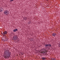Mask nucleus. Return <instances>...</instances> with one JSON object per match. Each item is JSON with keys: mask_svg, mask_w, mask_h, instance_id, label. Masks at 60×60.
<instances>
[{"mask_svg": "<svg viewBox=\"0 0 60 60\" xmlns=\"http://www.w3.org/2000/svg\"><path fill=\"white\" fill-rule=\"evenodd\" d=\"M17 39H18V36L16 35L14 36L13 37V39L14 41L15 40L16 41Z\"/></svg>", "mask_w": 60, "mask_h": 60, "instance_id": "nucleus-3", "label": "nucleus"}, {"mask_svg": "<svg viewBox=\"0 0 60 60\" xmlns=\"http://www.w3.org/2000/svg\"><path fill=\"white\" fill-rule=\"evenodd\" d=\"M18 31V29H15L13 30L14 32H16V31Z\"/></svg>", "mask_w": 60, "mask_h": 60, "instance_id": "nucleus-7", "label": "nucleus"}, {"mask_svg": "<svg viewBox=\"0 0 60 60\" xmlns=\"http://www.w3.org/2000/svg\"><path fill=\"white\" fill-rule=\"evenodd\" d=\"M46 54H47V53H46Z\"/></svg>", "mask_w": 60, "mask_h": 60, "instance_id": "nucleus-17", "label": "nucleus"}, {"mask_svg": "<svg viewBox=\"0 0 60 60\" xmlns=\"http://www.w3.org/2000/svg\"><path fill=\"white\" fill-rule=\"evenodd\" d=\"M52 35L53 36H56V34L53 33L52 34Z\"/></svg>", "mask_w": 60, "mask_h": 60, "instance_id": "nucleus-8", "label": "nucleus"}, {"mask_svg": "<svg viewBox=\"0 0 60 60\" xmlns=\"http://www.w3.org/2000/svg\"><path fill=\"white\" fill-rule=\"evenodd\" d=\"M51 60H56V59L54 58H52L51 59Z\"/></svg>", "mask_w": 60, "mask_h": 60, "instance_id": "nucleus-12", "label": "nucleus"}, {"mask_svg": "<svg viewBox=\"0 0 60 60\" xmlns=\"http://www.w3.org/2000/svg\"><path fill=\"white\" fill-rule=\"evenodd\" d=\"M2 40L3 41H7V40H6V38L5 37H3L2 38Z\"/></svg>", "mask_w": 60, "mask_h": 60, "instance_id": "nucleus-5", "label": "nucleus"}, {"mask_svg": "<svg viewBox=\"0 0 60 60\" xmlns=\"http://www.w3.org/2000/svg\"><path fill=\"white\" fill-rule=\"evenodd\" d=\"M49 47H51V45L50 44H49Z\"/></svg>", "mask_w": 60, "mask_h": 60, "instance_id": "nucleus-14", "label": "nucleus"}, {"mask_svg": "<svg viewBox=\"0 0 60 60\" xmlns=\"http://www.w3.org/2000/svg\"><path fill=\"white\" fill-rule=\"evenodd\" d=\"M23 19H24V20H26L27 19V18L26 17H24L23 18Z\"/></svg>", "mask_w": 60, "mask_h": 60, "instance_id": "nucleus-9", "label": "nucleus"}, {"mask_svg": "<svg viewBox=\"0 0 60 60\" xmlns=\"http://www.w3.org/2000/svg\"><path fill=\"white\" fill-rule=\"evenodd\" d=\"M9 13V12L8 11L6 10V11H4V14L5 15H8Z\"/></svg>", "mask_w": 60, "mask_h": 60, "instance_id": "nucleus-4", "label": "nucleus"}, {"mask_svg": "<svg viewBox=\"0 0 60 60\" xmlns=\"http://www.w3.org/2000/svg\"><path fill=\"white\" fill-rule=\"evenodd\" d=\"M45 58H46L45 57L42 58V59L43 60H45Z\"/></svg>", "mask_w": 60, "mask_h": 60, "instance_id": "nucleus-11", "label": "nucleus"}, {"mask_svg": "<svg viewBox=\"0 0 60 60\" xmlns=\"http://www.w3.org/2000/svg\"><path fill=\"white\" fill-rule=\"evenodd\" d=\"M4 54L5 55L4 58H8V57H10L11 52H10L9 50L7 49L4 51Z\"/></svg>", "mask_w": 60, "mask_h": 60, "instance_id": "nucleus-1", "label": "nucleus"}, {"mask_svg": "<svg viewBox=\"0 0 60 60\" xmlns=\"http://www.w3.org/2000/svg\"><path fill=\"white\" fill-rule=\"evenodd\" d=\"M3 10V8H0V12H1Z\"/></svg>", "mask_w": 60, "mask_h": 60, "instance_id": "nucleus-10", "label": "nucleus"}, {"mask_svg": "<svg viewBox=\"0 0 60 60\" xmlns=\"http://www.w3.org/2000/svg\"><path fill=\"white\" fill-rule=\"evenodd\" d=\"M45 46H45V47H49V44L48 45H45Z\"/></svg>", "mask_w": 60, "mask_h": 60, "instance_id": "nucleus-13", "label": "nucleus"}, {"mask_svg": "<svg viewBox=\"0 0 60 60\" xmlns=\"http://www.w3.org/2000/svg\"><path fill=\"white\" fill-rule=\"evenodd\" d=\"M41 53H42L43 54H44L46 52H47V51L45 49H43L41 50Z\"/></svg>", "mask_w": 60, "mask_h": 60, "instance_id": "nucleus-2", "label": "nucleus"}, {"mask_svg": "<svg viewBox=\"0 0 60 60\" xmlns=\"http://www.w3.org/2000/svg\"><path fill=\"white\" fill-rule=\"evenodd\" d=\"M49 0H46L47 1H48Z\"/></svg>", "mask_w": 60, "mask_h": 60, "instance_id": "nucleus-16", "label": "nucleus"}, {"mask_svg": "<svg viewBox=\"0 0 60 60\" xmlns=\"http://www.w3.org/2000/svg\"><path fill=\"white\" fill-rule=\"evenodd\" d=\"M14 0H11L10 1L12 2V1H13Z\"/></svg>", "mask_w": 60, "mask_h": 60, "instance_id": "nucleus-15", "label": "nucleus"}, {"mask_svg": "<svg viewBox=\"0 0 60 60\" xmlns=\"http://www.w3.org/2000/svg\"><path fill=\"white\" fill-rule=\"evenodd\" d=\"M7 31H4V32H3V33H2V34L3 36H5V34H7Z\"/></svg>", "mask_w": 60, "mask_h": 60, "instance_id": "nucleus-6", "label": "nucleus"}]
</instances>
